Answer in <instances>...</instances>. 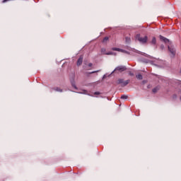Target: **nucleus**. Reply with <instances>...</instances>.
<instances>
[{
	"mask_svg": "<svg viewBox=\"0 0 181 181\" xmlns=\"http://www.w3.org/2000/svg\"><path fill=\"white\" fill-rule=\"evenodd\" d=\"M160 39L168 45V50L171 54V57H175V56L176 55V49H175V47H173V45H172V42H170V41H169L168 38L162 35H160Z\"/></svg>",
	"mask_w": 181,
	"mask_h": 181,
	"instance_id": "obj_1",
	"label": "nucleus"
},
{
	"mask_svg": "<svg viewBox=\"0 0 181 181\" xmlns=\"http://www.w3.org/2000/svg\"><path fill=\"white\" fill-rule=\"evenodd\" d=\"M131 80L128 79L127 81H124L122 78H119L117 80V84H122V87H125L126 86H128Z\"/></svg>",
	"mask_w": 181,
	"mask_h": 181,
	"instance_id": "obj_2",
	"label": "nucleus"
},
{
	"mask_svg": "<svg viewBox=\"0 0 181 181\" xmlns=\"http://www.w3.org/2000/svg\"><path fill=\"white\" fill-rule=\"evenodd\" d=\"M136 39L139 40L140 43H143V44H145L146 43V42H148V36L141 37L137 35Z\"/></svg>",
	"mask_w": 181,
	"mask_h": 181,
	"instance_id": "obj_3",
	"label": "nucleus"
},
{
	"mask_svg": "<svg viewBox=\"0 0 181 181\" xmlns=\"http://www.w3.org/2000/svg\"><path fill=\"white\" fill-rule=\"evenodd\" d=\"M127 71V66H119L115 68V69L113 71H119V73H122V71Z\"/></svg>",
	"mask_w": 181,
	"mask_h": 181,
	"instance_id": "obj_4",
	"label": "nucleus"
},
{
	"mask_svg": "<svg viewBox=\"0 0 181 181\" xmlns=\"http://www.w3.org/2000/svg\"><path fill=\"white\" fill-rule=\"evenodd\" d=\"M112 50H113L114 52H121L122 53H125V50L120 48L113 47L112 48Z\"/></svg>",
	"mask_w": 181,
	"mask_h": 181,
	"instance_id": "obj_5",
	"label": "nucleus"
},
{
	"mask_svg": "<svg viewBox=\"0 0 181 181\" xmlns=\"http://www.w3.org/2000/svg\"><path fill=\"white\" fill-rule=\"evenodd\" d=\"M83 64V57L81 56L77 61V66H81Z\"/></svg>",
	"mask_w": 181,
	"mask_h": 181,
	"instance_id": "obj_6",
	"label": "nucleus"
},
{
	"mask_svg": "<svg viewBox=\"0 0 181 181\" xmlns=\"http://www.w3.org/2000/svg\"><path fill=\"white\" fill-rule=\"evenodd\" d=\"M71 83L72 87H74V88H75V90H77V86H76V81H74V79H72L71 81Z\"/></svg>",
	"mask_w": 181,
	"mask_h": 181,
	"instance_id": "obj_7",
	"label": "nucleus"
},
{
	"mask_svg": "<svg viewBox=\"0 0 181 181\" xmlns=\"http://www.w3.org/2000/svg\"><path fill=\"white\" fill-rule=\"evenodd\" d=\"M52 90H54V91H58L59 93H62L63 92V89H62L59 87L53 88Z\"/></svg>",
	"mask_w": 181,
	"mask_h": 181,
	"instance_id": "obj_8",
	"label": "nucleus"
},
{
	"mask_svg": "<svg viewBox=\"0 0 181 181\" xmlns=\"http://www.w3.org/2000/svg\"><path fill=\"white\" fill-rule=\"evenodd\" d=\"M136 78H138V80H142L143 78V76L141 74H138L136 76Z\"/></svg>",
	"mask_w": 181,
	"mask_h": 181,
	"instance_id": "obj_9",
	"label": "nucleus"
},
{
	"mask_svg": "<svg viewBox=\"0 0 181 181\" xmlns=\"http://www.w3.org/2000/svg\"><path fill=\"white\" fill-rule=\"evenodd\" d=\"M151 45H156V37H153L151 40Z\"/></svg>",
	"mask_w": 181,
	"mask_h": 181,
	"instance_id": "obj_10",
	"label": "nucleus"
},
{
	"mask_svg": "<svg viewBox=\"0 0 181 181\" xmlns=\"http://www.w3.org/2000/svg\"><path fill=\"white\" fill-rule=\"evenodd\" d=\"M127 98H128V96H127V95H122L121 96V99H122V100H127Z\"/></svg>",
	"mask_w": 181,
	"mask_h": 181,
	"instance_id": "obj_11",
	"label": "nucleus"
},
{
	"mask_svg": "<svg viewBox=\"0 0 181 181\" xmlns=\"http://www.w3.org/2000/svg\"><path fill=\"white\" fill-rule=\"evenodd\" d=\"M100 71H100V70L93 71H92V72H90L89 74H94V73H98V72H100Z\"/></svg>",
	"mask_w": 181,
	"mask_h": 181,
	"instance_id": "obj_12",
	"label": "nucleus"
},
{
	"mask_svg": "<svg viewBox=\"0 0 181 181\" xmlns=\"http://www.w3.org/2000/svg\"><path fill=\"white\" fill-rule=\"evenodd\" d=\"M107 40H108V37H105L103 40V43H105V42H107Z\"/></svg>",
	"mask_w": 181,
	"mask_h": 181,
	"instance_id": "obj_13",
	"label": "nucleus"
},
{
	"mask_svg": "<svg viewBox=\"0 0 181 181\" xmlns=\"http://www.w3.org/2000/svg\"><path fill=\"white\" fill-rule=\"evenodd\" d=\"M106 54H107V55H112V54H116L115 53H114V52H107V53H106Z\"/></svg>",
	"mask_w": 181,
	"mask_h": 181,
	"instance_id": "obj_14",
	"label": "nucleus"
},
{
	"mask_svg": "<svg viewBox=\"0 0 181 181\" xmlns=\"http://www.w3.org/2000/svg\"><path fill=\"white\" fill-rule=\"evenodd\" d=\"M153 93H157L158 92V88H154L153 90H152Z\"/></svg>",
	"mask_w": 181,
	"mask_h": 181,
	"instance_id": "obj_15",
	"label": "nucleus"
},
{
	"mask_svg": "<svg viewBox=\"0 0 181 181\" xmlns=\"http://www.w3.org/2000/svg\"><path fill=\"white\" fill-rule=\"evenodd\" d=\"M173 98L174 100H176V99L177 98V95L174 94V95H173Z\"/></svg>",
	"mask_w": 181,
	"mask_h": 181,
	"instance_id": "obj_16",
	"label": "nucleus"
},
{
	"mask_svg": "<svg viewBox=\"0 0 181 181\" xmlns=\"http://www.w3.org/2000/svg\"><path fill=\"white\" fill-rule=\"evenodd\" d=\"M160 49H161V50H163V49H165V45H161Z\"/></svg>",
	"mask_w": 181,
	"mask_h": 181,
	"instance_id": "obj_17",
	"label": "nucleus"
},
{
	"mask_svg": "<svg viewBox=\"0 0 181 181\" xmlns=\"http://www.w3.org/2000/svg\"><path fill=\"white\" fill-rule=\"evenodd\" d=\"M101 93L100 92H95L94 95H100Z\"/></svg>",
	"mask_w": 181,
	"mask_h": 181,
	"instance_id": "obj_18",
	"label": "nucleus"
},
{
	"mask_svg": "<svg viewBox=\"0 0 181 181\" xmlns=\"http://www.w3.org/2000/svg\"><path fill=\"white\" fill-rule=\"evenodd\" d=\"M129 74L130 76H134V73H132V72H131V71H129Z\"/></svg>",
	"mask_w": 181,
	"mask_h": 181,
	"instance_id": "obj_19",
	"label": "nucleus"
},
{
	"mask_svg": "<svg viewBox=\"0 0 181 181\" xmlns=\"http://www.w3.org/2000/svg\"><path fill=\"white\" fill-rule=\"evenodd\" d=\"M88 67H93V64L92 63H89L88 64Z\"/></svg>",
	"mask_w": 181,
	"mask_h": 181,
	"instance_id": "obj_20",
	"label": "nucleus"
},
{
	"mask_svg": "<svg viewBox=\"0 0 181 181\" xmlns=\"http://www.w3.org/2000/svg\"><path fill=\"white\" fill-rule=\"evenodd\" d=\"M8 1H10V0H3L2 3L5 4V2H8Z\"/></svg>",
	"mask_w": 181,
	"mask_h": 181,
	"instance_id": "obj_21",
	"label": "nucleus"
},
{
	"mask_svg": "<svg viewBox=\"0 0 181 181\" xmlns=\"http://www.w3.org/2000/svg\"><path fill=\"white\" fill-rule=\"evenodd\" d=\"M128 37H126V40H127Z\"/></svg>",
	"mask_w": 181,
	"mask_h": 181,
	"instance_id": "obj_22",
	"label": "nucleus"
}]
</instances>
